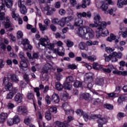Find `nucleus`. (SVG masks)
<instances>
[{"instance_id": "49", "label": "nucleus", "mask_w": 127, "mask_h": 127, "mask_svg": "<svg viewBox=\"0 0 127 127\" xmlns=\"http://www.w3.org/2000/svg\"><path fill=\"white\" fill-rule=\"evenodd\" d=\"M62 78H63V75L61 73H57L56 74V79L57 81H60Z\"/></svg>"}, {"instance_id": "45", "label": "nucleus", "mask_w": 127, "mask_h": 127, "mask_svg": "<svg viewBox=\"0 0 127 127\" xmlns=\"http://www.w3.org/2000/svg\"><path fill=\"white\" fill-rule=\"evenodd\" d=\"M23 79L25 80V81L27 83V84H28L29 82H30V79H29V76L27 74H25L23 75Z\"/></svg>"}, {"instance_id": "41", "label": "nucleus", "mask_w": 127, "mask_h": 127, "mask_svg": "<svg viewBox=\"0 0 127 127\" xmlns=\"http://www.w3.org/2000/svg\"><path fill=\"white\" fill-rule=\"evenodd\" d=\"M64 112L65 113V115H70L71 116H72V115H74V111L73 109H71L70 108V109H65Z\"/></svg>"}, {"instance_id": "5", "label": "nucleus", "mask_w": 127, "mask_h": 127, "mask_svg": "<svg viewBox=\"0 0 127 127\" xmlns=\"http://www.w3.org/2000/svg\"><path fill=\"white\" fill-rule=\"evenodd\" d=\"M93 68L95 70H100V69H102L103 72L106 73H111L113 69H115L114 65H109L107 68H103V66L97 63H93Z\"/></svg>"}, {"instance_id": "56", "label": "nucleus", "mask_w": 127, "mask_h": 127, "mask_svg": "<svg viewBox=\"0 0 127 127\" xmlns=\"http://www.w3.org/2000/svg\"><path fill=\"white\" fill-rule=\"evenodd\" d=\"M76 114H77V116H83L84 115V112H83V110L81 109H77L75 111Z\"/></svg>"}, {"instance_id": "64", "label": "nucleus", "mask_w": 127, "mask_h": 127, "mask_svg": "<svg viewBox=\"0 0 127 127\" xmlns=\"http://www.w3.org/2000/svg\"><path fill=\"white\" fill-rule=\"evenodd\" d=\"M120 29L121 30H126V32L127 33V27H125V26H124V24H123L122 23H121L120 25Z\"/></svg>"}, {"instance_id": "46", "label": "nucleus", "mask_w": 127, "mask_h": 127, "mask_svg": "<svg viewBox=\"0 0 127 127\" xmlns=\"http://www.w3.org/2000/svg\"><path fill=\"white\" fill-rule=\"evenodd\" d=\"M14 96V95H13V93H11V92H10L9 93L7 94V95H6V99L7 100H11L13 98Z\"/></svg>"}, {"instance_id": "4", "label": "nucleus", "mask_w": 127, "mask_h": 127, "mask_svg": "<svg viewBox=\"0 0 127 127\" xmlns=\"http://www.w3.org/2000/svg\"><path fill=\"white\" fill-rule=\"evenodd\" d=\"M40 43H38L39 47H40V45H42L44 47L48 46V48L50 50H53L54 47H55V45L53 43H49V39L48 37L46 36V38H41L40 39Z\"/></svg>"}, {"instance_id": "28", "label": "nucleus", "mask_w": 127, "mask_h": 127, "mask_svg": "<svg viewBox=\"0 0 127 127\" xmlns=\"http://www.w3.org/2000/svg\"><path fill=\"white\" fill-rule=\"evenodd\" d=\"M64 88L65 89V90H68L70 91L72 88V85L70 84V82H65L64 83Z\"/></svg>"}, {"instance_id": "23", "label": "nucleus", "mask_w": 127, "mask_h": 127, "mask_svg": "<svg viewBox=\"0 0 127 127\" xmlns=\"http://www.w3.org/2000/svg\"><path fill=\"white\" fill-rule=\"evenodd\" d=\"M103 11H104L106 14H108V8H109V4L108 3H104L100 7Z\"/></svg>"}, {"instance_id": "26", "label": "nucleus", "mask_w": 127, "mask_h": 127, "mask_svg": "<svg viewBox=\"0 0 127 127\" xmlns=\"http://www.w3.org/2000/svg\"><path fill=\"white\" fill-rule=\"evenodd\" d=\"M27 99L28 100H32L33 101H34V94H33V92L30 91L28 92L27 95Z\"/></svg>"}, {"instance_id": "36", "label": "nucleus", "mask_w": 127, "mask_h": 127, "mask_svg": "<svg viewBox=\"0 0 127 127\" xmlns=\"http://www.w3.org/2000/svg\"><path fill=\"white\" fill-rule=\"evenodd\" d=\"M96 83L99 86H103L104 84V80L103 78H99L96 79Z\"/></svg>"}, {"instance_id": "57", "label": "nucleus", "mask_w": 127, "mask_h": 127, "mask_svg": "<svg viewBox=\"0 0 127 127\" xmlns=\"http://www.w3.org/2000/svg\"><path fill=\"white\" fill-rule=\"evenodd\" d=\"M66 43L67 47H72L74 45V43L69 40H66Z\"/></svg>"}, {"instance_id": "24", "label": "nucleus", "mask_w": 127, "mask_h": 127, "mask_svg": "<svg viewBox=\"0 0 127 127\" xmlns=\"http://www.w3.org/2000/svg\"><path fill=\"white\" fill-rule=\"evenodd\" d=\"M81 97L83 100H85L86 101H89V100H91V95L89 93H83L81 95Z\"/></svg>"}, {"instance_id": "61", "label": "nucleus", "mask_w": 127, "mask_h": 127, "mask_svg": "<svg viewBox=\"0 0 127 127\" xmlns=\"http://www.w3.org/2000/svg\"><path fill=\"white\" fill-rule=\"evenodd\" d=\"M86 77L85 78V80L86 81H88V80H90V81H92L93 80V76L91 75V73L87 74Z\"/></svg>"}, {"instance_id": "31", "label": "nucleus", "mask_w": 127, "mask_h": 127, "mask_svg": "<svg viewBox=\"0 0 127 127\" xmlns=\"http://www.w3.org/2000/svg\"><path fill=\"white\" fill-rule=\"evenodd\" d=\"M119 36H121L122 35V37L123 38H127V32L126 30H121L119 32Z\"/></svg>"}, {"instance_id": "43", "label": "nucleus", "mask_w": 127, "mask_h": 127, "mask_svg": "<svg viewBox=\"0 0 127 127\" xmlns=\"http://www.w3.org/2000/svg\"><path fill=\"white\" fill-rule=\"evenodd\" d=\"M101 102V100H100V99L99 98L97 99H92L91 100V103L92 104V105H98V104H100Z\"/></svg>"}, {"instance_id": "19", "label": "nucleus", "mask_w": 127, "mask_h": 127, "mask_svg": "<svg viewBox=\"0 0 127 127\" xmlns=\"http://www.w3.org/2000/svg\"><path fill=\"white\" fill-rule=\"evenodd\" d=\"M125 100H127V95H122L118 98V103L119 104V105H123V104H124V101H125Z\"/></svg>"}, {"instance_id": "54", "label": "nucleus", "mask_w": 127, "mask_h": 127, "mask_svg": "<svg viewBox=\"0 0 127 127\" xmlns=\"http://www.w3.org/2000/svg\"><path fill=\"white\" fill-rule=\"evenodd\" d=\"M68 69H71V70H74V69H77V65L75 64H69L67 66Z\"/></svg>"}, {"instance_id": "39", "label": "nucleus", "mask_w": 127, "mask_h": 127, "mask_svg": "<svg viewBox=\"0 0 127 127\" xmlns=\"http://www.w3.org/2000/svg\"><path fill=\"white\" fill-rule=\"evenodd\" d=\"M65 81L67 83H72V82H74V79L72 75H70L66 77Z\"/></svg>"}, {"instance_id": "33", "label": "nucleus", "mask_w": 127, "mask_h": 127, "mask_svg": "<svg viewBox=\"0 0 127 127\" xmlns=\"http://www.w3.org/2000/svg\"><path fill=\"white\" fill-rule=\"evenodd\" d=\"M12 120L13 122H14V124L15 125H16V124H18L20 122V118L18 115H15Z\"/></svg>"}, {"instance_id": "52", "label": "nucleus", "mask_w": 127, "mask_h": 127, "mask_svg": "<svg viewBox=\"0 0 127 127\" xmlns=\"http://www.w3.org/2000/svg\"><path fill=\"white\" fill-rule=\"evenodd\" d=\"M7 124L8 126L11 127V126H13V125H14V122H13V120L12 119L10 118L7 120Z\"/></svg>"}, {"instance_id": "9", "label": "nucleus", "mask_w": 127, "mask_h": 127, "mask_svg": "<svg viewBox=\"0 0 127 127\" xmlns=\"http://www.w3.org/2000/svg\"><path fill=\"white\" fill-rule=\"evenodd\" d=\"M16 112L18 115H22V116H27L28 115V110L27 108L25 106H20L17 107Z\"/></svg>"}, {"instance_id": "25", "label": "nucleus", "mask_w": 127, "mask_h": 127, "mask_svg": "<svg viewBox=\"0 0 127 127\" xmlns=\"http://www.w3.org/2000/svg\"><path fill=\"white\" fill-rule=\"evenodd\" d=\"M56 88L58 91H62L63 90L64 86L61 84L60 82H56Z\"/></svg>"}, {"instance_id": "60", "label": "nucleus", "mask_w": 127, "mask_h": 127, "mask_svg": "<svg viewBox=\"0 0 127 127\" xmlns=\"http://www.w3.org/2000/svg\"><path fill=\"white\" fill-rule=\"evenodd\" d=\"M23 36V33H22V32H21V31H18L17 33V37L18 39L22 38Z\"/></svg>"}, {"instance_id": "38", "label": "nucleus", "mask_w": 127, "mask_h": 127, "mask_svg": "<svg viewBox=\"0 0 127 127\" xmlns=\"http://www.w3.org/2000/svg\"><path fill=\"white\" fill-rule=\"evenodd\" d=\"M45 118L47 121H50L51 120L52 117L51 116V113H50V112L47 111V112H46Z\"/></svg>"}, {"instance_id": "16", "label": "nucleus", "mask_w": 127, "mask_h": 127, "mask_svg": "<svg viewBox=\"0 0 127 127\" xmlns=\"http://www.w3.org/2000/svg\"><path fill=\"white\" fill-rule=\"evenodd\" d=\"M81 17H78L77 18H75L74 23V26H76V27H80L81 26H83V21L82 19H81Z\"/></svg>"}, {"instance_id": "14", "label": "nucleus", "mask_w": 127, "mask_h": 127, "mask_svg": "<svg viewBox=\"0 0 127 127\" xmlns=\"http://www.w3.org/2000/svg\"><path fill=\"white\" fill-rule=\"evenodd\" d=\"M22 95L21 93H17L15 96L14 97V101L16 103V104H20L22 102Z\"/></svg>"}, {"instance_id": "50", "label": "nucleus", "mask_w": 127, "mask_h": 127, "mask_svg": "<svg viewBox=\"0 0 127 127\" xmlns=\"http://www.w3.org/2000/svg\"><path fill=\"white\" fill-rule=\"evenodd\" d=\"M6 22H5L4 23V26L5 28H9V27H11L10 23H9V20L8 19H5Z\"/></svg>"}, {"instance_id": "34", "label": "nucleus", "mask_w": 127, "mask_h": 127, "mask_svg": "<svg viewBox=\"0 0 127 127\" xmlns=\"http://www.w3.org/2000/svg\"><path fill=\"white\" fill-rule=\"evenodd\" d=\"M82 82L80 81L76 80L74 82L73 86L75 88H80V87H82Z\"/></svg>"}, {"instance_id": "6", "label": "nucleus", "mask_w": 127, "mask_h": 127, "mask_svg": "<svg viewBox=\"0 0 127 127\" xmlns=\"http://www.w3.org/2000/svg\"><path fill=\"white\" fill-rule=\"evenodd\" d=\"M88 27H89L83 26L78 28L77 29V34L78 36L86 40H88V39H89V37L86 36L87 31H88Z\"/></svg>"}, {"instance_id": "44", "label": "nucleus", "mask_w": 127, "mask_h": 127, "mask_svg": "<svg viewBox=\"0 0 127 127\" xmlns=\"http://www.w3.org/2000/svg\"><path fill=\"white\" fill-rule=\"evenodd\" d=\"M104 107L105 108V109H107V110H113L114 109V106L109 104H104Z\"/></svg>"}, {"instance_id": "13", "label": "nucleus", "mask_w": 127, "mask_h": 127, "mask_svg": "<svg viewBox=\"0 0 127 127\" xmlns=\"http://www.w3.org/2000/svg\"><path fill=\"white\" fill-rule=\"evenodd\" d=\"M44 9L46 11H47L46 13L47 15H52V14L56 11V9L55 8H51L48 5L44 7Z\"/></svg>"}, {"instance_id": "29", "label": "nucleus", "mask_w": 127, "mask_h": 127, "mask_svg": "<svg viewBox=\"0 0 127 127\" xmlns=\"http://www.w3.org/2000/svg\"><path fill=\"white\" fill-rule=\"evenodd\" d=\"M39 26L41 31H45V30H48V26H46V25H43L41 23H39Z\"/></svg>"}, {"instance_id": "8", "label": "nucleus", "mask_w": 127, "mask_h": 127, "mask_svg": "<svg viewBox=\"0 0 127 127\" xmlns=\"http://www.w3.org/2000/svg\"><path fill=\"white\" fill-rule=\"evenodd\" d=\"M19 58L21 59L20 62L19 67L21 69H23V68H27L28 65H27V60L25 57H24V54L23 53L20 52L19 54Z\"/></svg>"}, {"instance_id": "48", "label": "nucleus", "mask_w": 127, "mask_h": 127, "mask_svg": "<svg viewBox=\"0 0 127 127\" xmlns=\"http://www.w3.org/2000/svg\"><path fill=\"white\" fill-rule=\"evenodd\" d=\"M79 48L81 50H85V48H86V44L84 42H80L79 45Z\"/></svg>"}, {"instance_id": "51", "label": "nucleus", "mask_w": 127, "mask_h": 127, "mask_svg": "<svg viewBox=\"0 0 127 127\" xmlns=\"http://www.w3.org/2000/svg\"><path fill=\"white\" fill-rule=\"evenodd\" d=\"M124 4H125V3H124V1H123V0H118L117 5H118V7H119L120 8L123 7V6H124Z\"/></svg>"}, {"instance_id": "30", "label": "nucleus", "mask_w": 127, "mask_h": 127, "mask_svg": "<svg viewBox=\"0 0 127 127\" xmlns=\"http://www.w3.org/2000/svg\"><path fill=\"white\" fill-rule=\"evenodd\" d=\"M20 10L22 14L25 15L27 13V9H26V7L25 5L21 6L20 8Z\"/></svg>"}, {"instance_id": "1", "label": "nucleus", "mask_w": 127, "mask_h": 127, "mask_svg": "<svg viewBox=\"0 0 127 127\" xmlns=\"http://www.w3.org/2000/svg\"><path fill=\"white\" fill-rule=\"evenodd\" d=\"M103 57L105 58L106 62H110L111 60L112 62H117L118 61V58L119 59H121L123 57V53L120 52L118 53L114 52L110 54L109 56H108L107 54H105Z\"/></svg>"}, {"instance_id": "7", "label": "nucleus", "mask_w": 127, "mask_h": 127, "mask_svg": "<svg viewBox=\"0 0 127 127\" xmlns=\"http://www.w3.org/2000/svg\"><path fill=\"white\" fill-rule=\"evenodd\" d=\"M96 32L97 33L96 36H98L99 37L101 36L105 37L109 35V31L106 28V27H99Z\"/></svg>"}, {"instance_id": "12", "label": "nucleus", "mask_w": 127, "mask_h": 127, "mask_svg": "<svg viewBox=\"0 0 127 127\" xmlns=\"http://www.w3.org/2000/svg\"><path fill=\"white\" fill-rule=\"evenodd\" d=\"M102 116L101 115H92L91 116L92 119H99V122L100 123H101V124H103L105 125V124H107L108 123V120H107L106 118H101Z\"/></svg>"}, {"instance_id": "10", "label": "nucleus", "mask_w": 127, "mask_h": 127, "mask_svg": "<svg viewBox=\"0 0 127 127\" xmlns=\"http://www.w3.org/2000/svg\"><path fill=\"white\" fill-rule=\"evenodd\" d=\"M78 17H85V18H91L92 17V13L91 11L77 12L76 13Z\"/></svg>"}, {"instance_id": "21", "label": "nucleus", "mask_w": 127, "mask_h": 127, "mask_svg": "<svg viewBox=\"0 0 127 127\" xmlns=\"http://www.w3.org/2000/svg\"><path fill=\"white\" fill-rule=\"evenodd\" d=\"M94 31H93V29L90 27H88L87 31L86 32V34H88V39L89 38H93L94 35Z\"/></svg>"}, {"instance_id": "58", "label": "nucleus", "mask_w": 127, "mask_h": 127, "mask_svg": "<svg viewBox=\"0 0 127 127\" xmlns=\"http://www.w3.org/2000/svg\"><path fill=\"white\" fill-rule=\"evenodd\" d=\"M52 22L53 24H60V20L58 18H55L52 20Z\"/></svg>"}, {"instance_id": "53", "label": "nucleus", "mask_w": 127, "mask_h": 127, "mask_svg": "<svg viewBox=\"0 0 127 127\" xmlns=\"http://www.w3.org/2000/svg\"><path fill=\"white\" fill-rule=\"evenodd\" d=\"M49 112L56 114V113H57V108H56L54 106H52L49 109Z\"/></svg>"}, {"instance_id": "20", "label": "nucleus", "mask_w": 127, "mask_h": 127, "mask_svg": "<svg viewBox=\"0 0 127 127\" xmlns=\"http://www.w3.org/2000/svg\"><path fill=\"white\" fill-rule=\"evenodd\" d=\"M52 100L53 101L55 104H58L60 102V98H59V95L58 94L55 93L52 95Z\"/></svg>"}, {"instance_id": "42", "label": "nucleus", "mask_w": 127, "mask_h": 127, "mask_svg": "<svg viewBox=\"0 0 127 127\" xmlns=\"http://www.w3.org/2000/svg\"><path fill=\"white\" fill-rule=\"evenodd\" d=\"M97 60V57L94 55L88 56L87 58V60L90 61V62H94Z\"/></svg>"}, {"instance_id": "63", "label": "nucleus", "mask_w": 127, "mask_h": 127, "mask_svg": "<svg viewBox=\"0 0 127 127\" xmlns=\"http://www.w3.org/2000/svg\"><path fill=\"white\" fill-rule=\"evenodd\" d=\"M59 13L61 15H65L66 14V10L64 9H60L59 10Z\"/></svg>"}, {"instance_id": "32", "label": "nucleus", "mask_w": 127, "mask_h": 127, "mask_svg": "<svg viewBox=\"0 0 127 127\" xmlns=\"http://www.w3.org/2000/svg\"><path fill=\"white\" fill-rule=\"evenodd\" d=\"M67 19H66V17L64 18H63L61 21H60V25H61V26H64V25H65V24H67Z\"/></svg>"}, {"instance_id": "55", "label": "nucleus", "mask_w": 127, "mask_h": 127, "mask_svg": "<svg viewBox=\"0 0 127 127\" xmlns=\"http://www.w3.org/2000/svg\"><path fill=\"white\" fill-rule=\"evenodd\" d=\"M45 101L47 105H50L51 104V98L49 95H47L45 97Z\"/></svg>"}, {"instance_id": "40", "label": "nucleus", "mask_w": 127, "mask_h": 127, "mask_svg": "<svg viewBox=\"0 0 127 127\" xmlns=\"http://www.w3.org/2000/svg\"><path fill=\"white\" fill-rule=\"evenodd\" d=\"M115 11H117V8L116 7H113L110 9H109V10L107 11L108 14H110V15H113L114 14V12Z\"/></svg>"}, {"instance_id": "35", "label": "nucleus", "mask_w": 127, "mask_h": 127, "mask_svg": "<svg viewBox=\"0 0 127 127\" xmlns=\"http://www.w3.org/2000/svg\"><path fill=\"white\" fill-rule=\"evenodd\" d=\"M63 107L64 110H70V109H71V107L69 106V104H68V101H65L64 103L63 104Z\"/></svg>"}, {"instance_id": "59", "label": "nucleus", "mask_w": 127, "mask_h": 127, "mask_svg": "<svg viewBox=\"0 0 127 127\" xmlns=\"http://www.w3.org/2000/svg\"><path fill=\"white\" fill-rule=\"evenodd\" d=\"M115 50V49H113L110 47H106L105 48V51L107 53H112Z\"/></svg>"}, {"instance_id": "47", "label": "nucleus", "mask_w": 127, "mask_h": 127, "mask_svg": "<svg viewBox=\"0 0 127 127\" xmlns=\"http://www.w3.org/2000/svg\"><path fill=\"white\" fill-rule=\"evenodd\" d=\"M66 26H67L66 28H67V29H70V30H74V29L75 28L74 27V25H72L70 22L67 23Z\"/></svg>"}, {"instance_id": "37", "label": "nucleus", "mask_w": 127, "mask_h": 127, "mask_svg": "<svg viewBox=\"0 0 127 127\" xmlns=\"http://www.w3.org/2000/svg\"><path fill=\"white\" fill-rule=\"evenodd\" d=\"M11 80L12 81V82H15V83H18L19 81V80L17 77H16L15 74L11 75Z\"/></svg>"}, {"instance_id": "2", "label": "nucleus", "mask_w": 127, "mask_h": 127, "mask_svg": "<svg viewBox=\"0 0 127 127\" xmlns=\"http://www.w3.org/2000/svg\"><path fill=\"white\" fill-rule=\"evenodd\" d=\"M94 23H90L89 24L88 27L90 28H94V27L97 28L98 26L101 27V26H103V27H106V22H102L101 20V16H100V14H97L94 17Z\"/></svg>"}, {"instance_id": "11", "label": "nucleus", "mask_w": 127, "mask_h": 127, "mask_svg": "<svg viewBox=\"0 0 127 127\" xmlns=\"http://www.w3.org/2000/svg\"><path fill=\"white\" fill-rule=\"evenodd\" d=\"M22 44L24 48V50H32V47L31 45L29 44V41L27 39H24L22 41Z\"/></svg>"}, {"instance_id": "3", "label": "nucleus", "mask_w": 127, "mask_h": 127, "mask_svg": "<svg viewBox=\"0 0 127 127\" xmlns=\"http://www.w3.org/2000/svg\"><path fill=\"white\" fill-rule=\"evenodd\" d=\"M4 3L6 6L8 8H10V10L11 12V15L15 20H17L18 18H19V14L16 13L15 11L16 10V8H12V5H13V3H12V0H4Z\"/></svg>"}, {"instance_id": "27", "label": "nucleus", "mask_w": 127, "mask_h": 127, "mask_svg": "<svg viewBox=\"0 0 127 127\" xmlns=\"http://www.w3.org/2000/svg\"><path fill=\"white\" fill-rule=\"evenodd\" d=\"M91 3V0H83L82 8H86L87 5H89Z\"/></svg>"}, {"instance_id": "18", "label": "nucleus", "mask_w": 127, "mask_h": 127, "mask_svg": "<svg viewBox=\"0 0 127 127\" xmlns=\"http://www.w3.org/2000/svg\"><path fill=\"white\" fill-rule=\"evenodd\" d=\"M8 117V115H7V113H2L0 114V123L1 124H3V123H4L5 122V120L7 119V117Z\"/></svg>"}, {"instance_id": "22", "label": "nucleus", "mask_w": 127, "mask_h": 127, "mask_svg": "<svg viewBox=\"0 0 127 127\" xmlns=\"http://www.w3.org/2000/svg\"><path fill=\"white\" fill-rule=\"evenodd\" d=\"M56 125L58 127H67L68 124L66 122H61L60 121H57L56 122Z\"/></svg>"}, {"instance_id": "17", "label": "nucleus", "mask_w": 127, "mask_h": 127, "mask_svg": "<svg viewBox=\"0 0 127 127\" xmlns=\"http://www.w3.org/2000/svg\"><path fill=\"white\" fill-rule=\"evenodd\" d=\"M107 41L109 42H112L113 40H115V44H117L119 43V39H117V36H115L114 34H111L110 37H108L107 39Z\"/></svg>"}, {"instance_id": "15", "label": "nucleus", "mask_w": 127, "mask_h": 127, "mask_svg": "<svg viewBox=\"0 0 127 127\" xmlns=\"http://www.w3.org/2000/svg\"><path fill=\"white\" fill-rule=\"evenodd\" d=\"M52 68V66L50 64H45L44 66L43 67L42 71L41 72L42 74H47L48 73L49 70H50Z\"/></svg>"}, {"instance_id": "62", "label": "nucleus", "mask_w": 127, "mask_h": 127, "mask_svg": "<svg viewBox=\"0 0 127 127\" xmlns=\"http://www.w3.org/2000/svg\"><path fill=\"white\" fill-rule=\"evenodd\" d=\"M5 13L3 12H1L0 10V20H3L4 19Z\"/></svg>"}]
</instances>
